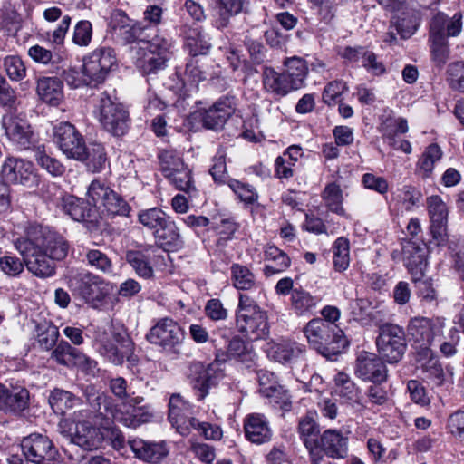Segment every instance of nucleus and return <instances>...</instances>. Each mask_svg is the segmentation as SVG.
I'll return each instance as SVG.
<instances>
[{"mask_svg":"<svg viewBox=\"0 0 464 464\" xmlns=\"http://www.w3.org/2000/svg\"><path fill=\"white\" fill-rule=\"evenodd\" d=\"M14 246L27 269L40 278L54 276L55 261L65 258L69 250L63 236L38 224L29 226L25 237L17 238Z\"/></svg>","mask_w":464,"mask_h":464,"instance_id":"1","label":"nucleus"},{"mask_svg":"<svg viewBox=\"0 0 464 464\" xmlns=\"http://www.w3.org/2000/svg\"><path fill=\"white\" fill-rule=\"evenodd\" d=\"M94 341L99 353L115 365H121L124 360L131 364L137 361L134 356V343L123 326L108 324L99 327Z\"/></svg>","mask_w":464,"mask_h":464,"instance_id":"2","label":"nucleus"},{"mask_svg":"<svg viewBox=\"0 0 464 464\" xmlns=\"http://www.w3.org/2000/svg\"><path fill=\"white\" fill-rule=\"evenodd\" d=\"M462 15L455 14L449 18L442 13L436 14L430 24L429 43L431 59L441 69L450 58V46L447 37L457 36L462 28Z\"/></svg>","mask_w":464,"mask_h":464,"instance_id":"3","label":"nucleus"},{"mask_svg":"<svg viewBox=\"0 0 464 464\" xmlns=\"http://www.w3.org/2000/svg\"><path fill=\"white\" fill-rule=\"evenodd\" d=\"M303 333L309 345L325 357L340 353L348 345L343 330L322 318L310 320Z\"/></svg>","mask_w":464,"mask_h":464,"instance_id":"4","label":"nucleus"},{"mask_svg":"<svg viewBox=\"0 0 464 464\" xmlns=\"http://www.w3.org/2000/svg\"><path fill=\"white\" fill-rule=\"evenodd\" d=\"M146 37L147 34L132 47L134 63L142 73H156L165 66L170 44L161 36L157 35L151 40H147Z\"/></svg>","mask_w":464,"mask_h":464,"instance_id":"5","label":"nucleus"},{"mask_svg":"<svg viewBox=\"0 0 464 464\" xmlns=\"http://www.w3.org/2000/svg\"><path fill=\"white\" fill-rule=\"evenodd\" d=\"M87 198L95 214L102 217L128 216L130 207L125 199L101 180H93L88 187Z\"/></svg>","mask_w":464,"mask_h":464,"instance_id":"6","label":"nucleus"},{"mask_svg":"<svg viewBox=\"0 0 464 464\" xmlns=\"http://www.w3.org/2000/svg\"><path fill=\"white\" fill-rule=\"evenodd\" d=\"M379 355L390 364L398 363L407 350L406 334L402 327L393 324H384L379 328L376 339Z\"/></svg>","mask_w":464,"mask_h":464,"instance_id":"7","label":"nucleus"},{"mask_svg":"<svg viewBox=\"0 0 464 464\" xmlns=\"http://www.w3.org/2000/svg\"><path fill=\"white\" fill-rule=\"evenodd\" d=\"M185 338L184 330L169 317L160 319L146 335V339L150 343L174 354H180V348Z\"/></svg>","mask_w":464,"mask_h":464,"instance_id":"8","label":"nucleus"},{"mask_svg":"<svg viewBox=\"0 0 464 464\" xmlns=\"http://www.w3.org/2000/svg\"><path fill=\"white\" fill-rule=\"evenodd\" d=\"M97 411L105 418H111L113 420L123 424L128 428H137L141 424L150 421L153 418V411L150 405H143L140 408L126 410L122 411L114 407L112 400L101 395L97 399Z\"/></svg>","mask_w":464,"mask_h":464,"instance_id":"9","label":"nucleus"},{"mask_svg":"<svg viewBox=\"0 0 464 464\" xmlns=\"http://www.w3.org/2000/svg\"><path fill=\"white\" fill-rule=\"evenodd\" d=\"M98 108L100 121L107 131L114 136H122L127 132L130 117L122 104L114 102L107 92H102Z\"/></svg>","mask_w":464,"mask_h":464,"instance_id":"10","label":"nucleus"},{"mask_svg":"<svg viewBox=\"0 0 464 464\" xmlns=\"http://www.w3.org/2000/svg\"><path fill=\"white\" fill-rule=\"evenodd\" d=\"M23 454L34 464H58L60 454L52 440L41 433H32L21 441Z\"/></svg>","mask_w":464,"mask_h":464,"instance_id":"11","label":"nucleus"},{"mask_svg":"<svg viewBox=\"0 0 464 464\" xmlns=\"http://www.w3.org/2000/svg\"><path fill=\"white\" fill-rule=\"evenodd\" d=\"M230 358L228 354V349L227 352L218 350L216 353V360L214 363L208 364L207 367L203 365L193 366L194 375L190 377V382L193 389L197 391L198 400L201 401L206 398L208 394V390L215 386L223 374V370L220 369V365L217 363H224Z\"/></svg>","mask_w":464,"mask_h":464,"instance_id":"12","label":"nucleus"},{"mask_svg":"<svg viewBox=\"0 0 464 464\" xmlns=\"http://www.w3.org/2000/svg\"><path fill=\"white\" fill-rule=\"evenodd\" d=\"M1 173L7 182L28 188L35 187L39 182L34 164L21 158L7 157L2 165Z\"/></svg>","mask_w":464,"mask_h":464,"instance_id":"13","label":"nucleus"},{"mask_svg":"<svg viewBox=\"0 0 464 464\" xmlns=\"http://www.w3.org/2000/svg\"><path fill=\"white\" fill-rule=\"evenodd\" d=\"M53 137L59 149L69 159H81L83 156L85 140L74 125L63 121L53 127Z\"/></svg>","mask_w":464,"mask_h":464,"instance_id":"14","label":"nucleus"},{"mask_svg":"<svg viewBox=\"0 0 464 464\" xmlns=\"http://www.w3.org/2000/svg\"><path fill=\"white\" fill-rule=\"evenodd\" d=\"M427 208L432 239L437 246L444 245L448 241V207L440 197L431 196L427 198Z\"/></svg>","mask_w":464,"mask_h":464,"instance_id":"15","label":"nucleus"},{"mask_svg":"<svg viewBox=\"0 0 464 464\" xmlns=\"http://www.w3.org/2000/svg\"><path fill=\"white\" fill-rule=\"evenodd\" d=\"M103 281L90 272L79 273L70 279V286L74 295L81 297L86 304H94L104 298Z\"/></svg>","mask_w":464,"mask_h":464,"instance_id":"16","label":"nucleus"},{"mask_svg":"<svg viewBox=\"0 0 464 464\" xmlns=\"http://www.w3.org/2000/svg\"><path fill=\"white\" fill-rule=\"evenodd\" d=\"M116 58L113 49L102 47L94 50L83 63L85 73L91 78L92 84L103 82L115 64Z\"/></svg>","mask_w":464,"mask_h":464,"instance_id":"17","label":"nucleus"},{"mask_svg":"<svg viewBox=\"0 0 464 464\" xmlns=\"http://www.w3.org/2000/svg\"><path fill=\"white\" fill-rule=\"evenodd\" d=\"M2 127L7 139L19 150H26L33 143L31 125L19 115L8 113L2 118Z\"/></svg>","mask_w":464,"mask_h":464,"instance_id":"18","label":"nucleus"},{"mask_svg":"<svg viewBox=\"0 0 464 464\" xmlns=\"http://www.w3.org/2000/svg\"><path fill=\"white\" fill-rule=\"evenodd\" d=\"M109 28L113 35L123 42L136 43L146 34L149 28L134 22L121 10H114L110 16Z\"/></svg>","mask_w":464,"mask_h":464,"instance_id":"19","label":"nucleus"},{"mask_svg":"<svg viewBox=\"0 0 464 464\" xmlns=\"http://www.w3.org/2000/svg\"><path fill=\"white\" fill-rule=\"evenodd\" d=\"M235 111L234 97H221L207 109L200 111V119L205 128L221 130Z\"/></svg>","mask_w":464,"mask_h":464,"instance_id":"20","label":"nucleus"},{"mask_svg":"<svg viewBox=\"0 0 464 464\" xmlns=\"http://www.w3.org/2000/svg\"><path fill=\"white\" fill-rule=\"evenodd\" d=\"M381 356L362 352L356 360L355 373L363 381L381 383L387 379V368Z\"/></svg>","mask_w":464,"mask_h":464,"instance_id":"21","label":"nucleus"},{"mask_svg":"<svg viewBox=\"0 0 464 464\" xmlns=\"http://www.w3.org/2000/svg\"><path fill=\"white\" fill-rule=\"evenodd\" d=\"M407 330L416 349L417 361L421 362L423 355L430 352L429 346L434 337L432 324L428 318L415 317L410 321Z\"/></svg>","mask_w":464,"mask_h":464,"instance_id":"22","label":"nucleus"},{"mask_svg":"<svg viewBox=\"0 0 464 464\" xmlns=\"http://www.w3.org/2000/svg\"><path fill=\"white\" fill-rule=\"evenodd\" d=\"M238 332L251 341L266 338L269 334L266 313L263 310L253 314H236Z\"/></svg>","mask_w":464,"mask_h":464,"instance_id":"23","label":"nucleus"},{"mask_svg":"<svg viewBox=\"0 0 464 464\" xmlns=\"http://www.w3.org/2000/svg\"><path fill=\"white\" fill-rule=\"evenodd\" d=\"M259 382V392L271 400L272 402L279 404L283 409L287 410L290 406V400L287 392L276 380V375L268 371L259 370L257 372Z\"/></svg>","mask_w":464,"mask_h":464,"instance_id":"24","label":"nucleus"},{"mask_svg":"<svg viewBox=\"0 0 464 464\" xmlns=\"http://www.w3.org/2000/svg\"><path fill=\"white\" fill-rule=\"evenodd\" d=\"M71 440L85 450H94L102 447L104 435L100 428L84 420L76 423L75 430L71 434Z\"/></svg>","mask_w":464,"mask_h":464,"instance_id":"25","label":"nucleus"},{"mask_svg":"<svg viewBox=\"0 0 464 464\" xmlns=\"http://www.w3.org/2000/svg\"><path fill=\"white\" fill-rule=\"evenodd\" d=\"M305 353V346L293 341L268 343L266 353L269 358L283 364H292L297 362Z\"/></svg>","mask_w":464,"mask_h":464,"instance_id":"26","label":"nucleus"},{"mask_svg":"<svg viewBox=\"0 0 464 464\" xmlns=\"http://www.w3.org/2000/svg\"><path fill=\"white\" fill-rule=\"evenodd\" d=\"M190 411L191 404L180 394L173 393L169 397L168 419L181 435H187L189 432L188 419L190 417L188 414Z\"/></svg>","mask_w":464,"mask_h":464,"instance_id":"27","label":"nucleus"},{"mask_svg":"<svg viewBox=\"0 0 464 464\" xmlns=\"http://www.w3.org/2000/svg\"><path fill=\"white\" fill-rule=\"evenodd\" d=\"M129 445L137 459L149 463H158L169 454L163 441L151 442L137 438L129 440Z\"/></svg>","mask_w":464,"mask_h":464,"instance_id":"28","label":"nucleus"},{"mask_svg":"<svg viewBox=\"0 0 464 464\" xmlns=\"http://www.w3.org/2000/svg\"><path fill=\"white\" fill-rule=\"evenodd\" d=\"M51 359L66 367L92 365V361L82 351L72 347L68 342L61 341L52 350Z\"/></svg>","mask_w":464,"mask_h":464,"instance_id":"29","label":"nucleus"},{"mask_svg":"<svg viewBox=\"0 0 464 464\" xmlns=\"http://www.w3.org/2000/svg\"><path fill=\"white\" fill-rule=\"evenodd\" d=\"M403 261L412 280L424 277V270L427 266V250L424 246L408 242L403 247Z\"/></svg>","mask_w":464,"mask_h":464,"instance_id":"30","label":"nucleus"},{"mask_svg":"<svg viewBox=\"0 0 464 464\" xmlns=\"http://www.w3.org/2000/svg\"><path fill=\"white\" fill-rule=\"evenodd\" d=\"M262 83L265 91L274 97L282 98L296 91L284 72H276L272 67H265L262 72Z\"/></svg>","mask_w":464,"mask_h":464,"instance_id":"31","label":"nucleus"},{"mask_svg":"<svg viewBox=\"0 0 464 464\" xmlns=\"http://www.w3.org/2000/svg\"><path fill=\"white\" fill-rule=\"evenodd\" d=\"M244 430L246 439L256 444L268 442L272 437L267 419L261 413L246 415L244 420Z\"/></svg>","mask_w":464,"mask_h":464,"instance_id":"32","label":"nucleus"},{"mask_svg":"<svg viewBox=\"0 0 464 464\" xmlns=\"http://www.w3.org/2000/svg\"><path fill=\"white\" fill-rule=\"evenodd\" d=\"M321 450L333 459H344L348 455V438L342 431L329 429L320 437Z\"/></svg>","mask_w":464,"mask_h":464,"instance_id":"33","label":"nucleus"},{"mask_svg":"<svg viewBox=\"0 0 464 464\" xmlns=\"http://www.w3.org/2000/svg\"><path fill=\"white\" fill-rule=\"evenodd\" d=\"M264 261L263 273L267 277L285 272L291 265L290 257L275 245L264 247Z\"/></svg>","mask_w":464,"mask_h":464,"instance_id":"34","label":"nucleus"},{"mask_svg":"<svg viewBox=\"0 0 464 464\" xmlns=\"http://www.w3.org/2000/svg\"><path fill=\"white\" fill-rule=\"evenodd\" d=\"M90 201L82 198L67 195L63 198V209L73 220L79 222L90 221L96 219L95 210L90 207Z\"/></svg>","mask_w":464,"mask_h":464,"instance_id":"35","label":"nucleus"},{"mask_svg":"<svg viewBox=\"0 0 464 464\" xmlns=\"http://www.w3.org/2000/svg\"><path fill=\"white\" fill-rule=\"evenodd\" d=\"M39 98L52 106H58L63 99V82L56 77H42L37 81Z\"/></svg>","mask_w":464,"mask_h":464,"instance_id":"36","label":"nucleus"},{"mask_svg":"<svg viewBox=\"0 0 464 464\" xmlns=\"http://www.w3.org/2000/svg\"><path fill=\"white\" fill-rule=\"evenodd\" d=\"M153 236L155 240L164 248L177 249L183 245L179 229L170 216L155 230Z\"/></svg>","mask_w":464,"mask_h":464,"instance_id":"37","label":"nucleus"},{"mask_svg":"<svg viewBox=\"0 0 464 464\" xmlns=\"http://www.w3.org/2000/svg\"><path fill=\"white\" fill-rule=\"evenodd\" d=\"M303 156V150L300 146H290L282 156L275 160V173L279 179H289L293 177L295 163Z\"/></svg>","mask_w":464,"mask_h":464,"instance_id":"38","label":"nucleus"},{"mask_svg":"<svg viewBox=\"0 0 464 464\" xmlns=\"http://www.w3.org/2000/svg\"><path fill=\"white\" fill-rule=\"evenodd\" d=\"M283 64L285 68L284 73L288 81H291L296 90L302 88L308 74V66L305 60L298 56H293L285 58Z\"/></svg>","mask_w":464,"mask_h":464,"instance_id":"39","label":"nucleus"},{"mask_svg":"<svg viewBox=\"0 0 464 464\" xmlns=\"http://www.w3.org/2000/svg\"><path fill=\"white\" fill-rule=\"evenodd\" d=\"M125 258L138 276L144 279H150L153 277L154 270L150 262L149 249L129 250L126 252Z\"/></svg>","mask_w":464,"mask_h":464,"instance_id":"40","label":"nucleus"},{"mask_svg":"<svg viewBox=\"0 0 464 464\" xmlns=\"http://www.w3.org/2000/svg\"><path fill=\"white\" fill-rule=\"evenodd\" d=\"M48 401L54 413L63 415L80 405L82 400L71 392L55 388L50 392Z\"/></svg>","mask_w":464,"mask_h":464,"instance_id":"41","label":"nucleus"},{"mask_svg":"<svg viewBox=\"0 0 464 464\" xmlns=\"http://www.w3.org/2000/svg\"><path fill=\"white\" fill-rule=\"evenodd\" d=\"M319 432V425L314 420L313 413L308 412L300 419L298 433L304 441V446L312 454L314 453V450L317 449Z\"/></svg>","mask_w":464,"mask_h":464,"instance_id":"42","label":"nucleus"},{"mask_svg":"<svg viewBox=\"0 0 464 464\" xmlns=\"http://www.w3.org/2000/svg\"><path fill=\"white\" fill-rule=\"evenodd\" d=\"M76 160L85 163L88 170L92 173L101 172L107 162V154L103 145L100 143H91L84 147L83 156Z\"/></svg>","mask_w":464,"mask_h":464,"instance_id":"43","label":"nucleus"},{"mask_svg":"<svg viewBox=\"0 0 464 464\" xmlns=\"http://www.w3.org/2000/svg\"><path fill=\"white\" fill-rule=\"evenodd\" d=\"M228 354L231 359L241 362L246 368L255 366L256 354L253 346L238 337L233 338L228 343Z\"/></svg>","mask_w":464,"mask_h":464,"instance_id":"44","label":"nucleus"},{"mask_svg":"<svg viewBox=\"0 0 464 464\" xmlns=\"http://www.w3.org/2000/svg\"><path fill=\"white\" fill-rule=\"evenodd\" d=\"M157 158L159 160L160 170L164 178L169 176L185 164L181 154L172 148L160 149Z\"/></svg>","mask_w":464,"mask_h":464,"instance_id":"45","label":"nucleus"},{"mask_svg":"<svg viewBox=\"0 0 464 464\" xmlns=\"http://www.w3.org/2000/svg\"><path fill=\"white\" fill-rule=\"evenodd\" d=\"M420 364L425 377L430 380L435 385L441 386L446 382V374L441 364L436 357L432 356L431 352L428 355H423V360L418 362Z\"/></svg>","mask_w":464,"mask_h":464,"instance_id":"46","label":"nucleus"},{"mask_svg":"<svg viewBox=\"0 0 464 464\" xmlns=\"http://www.w3.org/2000/svg\"><path fill=\"white\" fill-rule=\"evenodd\" d=\"M318 304V299L303 289H293L291 305L299 315L312 314Z\"/></svg>","mask_w":464,"mask_h":464,"instance_id":"47","label":"nucleus"},{"mask_svg":"<svg viewBox=\"0 0 464 464\" xmlns=\"http://www.w3.org/2000/svg\"><path fill=\"white\" fill-rule=\"evenodd\" d=\"M29 398V392L25 388L8 390V396L3 411L14 415L21 414L28 408Z\"/></svg>","mask_w":464,"mask_h":464,"instance_id":"48","label":"nucleus"},{"mask_svg":"<svg viewBox=\"0 0 464 464\" xmlns=\"http://www.w3.org/2000/svg\"><path fill=\"white\" fill-rule=\"evenodd\" d=\"M169 215L160 208L153 207L138 212V222L152 234L167 219Z\"/></svg>","mask_w":464,"mask_h":464,"instance_id":"49","label":"nucleus"},{"mask_svg":"<svg viewBox=\"0 0 464 464\" xmlns=\"http://www.w3.org/2000/svg\"><path fill=\"white\" fill-rule=\"evenodd\" d=\"M230 272L232 285L237 289L250 290L255 287L256 276L246 266L232 264Z\"/></svg>","mask_w":464,"mask_h":464,"instance_id":"50","label":"nucleus"},{"mask_svg":"<svg viewBox=\"0 0 464 464\" xmlns=\"http://www.w3.org/2000/svg\"><path fill=\"white\" fill-rule=\"evenodd\" d=\"M334 381V391L338 396L346 401L357 400L359 389L347 373L343 372H337Z\"/></svg>","mask_w":464,"mask_h":464,"instance_id":"51","label":"nucleus"},{"mask_svg":"<svg viewBox=\"0 0 464 464\" xmlns=\"http://www.w3.org/2000/svg\"><path fill=\"white\" fill-rule=\"evenodd\" d=\"M334 268L336 272H344L350 266V243L343 237H338L333 246Z\"/></svg>","mask_w":464,"mask_h":464,"instance_id":"52","label":"nucleus"},{"mask_svg":"<svg viewBox=\"0 0 464 464\" xmlns=\"http://www.w3.org/2000/svg\"><path fill=\"white\" fill-rule=\"evenodd\" d=\"M322 197L329 210L340 216L345 215L344 208H343V192L338 184L332 182L326 185Z\"/></svg>","mask_w":464,"mask_h":464,"instance_id":"53","label":"nucleus"},{"mask_svg":"<svg viewBox=\"0 0 464 464\" xmlns=\"http://www.w3.org/2000/svg\"><path fill=\"white\" fill-rule=\"evenodd\" d=\"M60 336L58 328L50 323L40 324L37 326V343L42 350H53Z\"/></svg>","mask_w":464,"mask_h":464,"instance_id":"54","label":"nucleus"},{"mask_svg":"<svg viewBox=\"0 0 464 464\" xmlns=\"http://www.w3.org/2000/svg\"><path fill=\"white\" fill-rule=\"evenodd\" d=\"M166 179L179 190L187 193L196 190L192 172L186 164L177 169L172 174L167 176Z\"/></svg>","mask_w":464,"mask_h":464,"instance_id":"55","label":"nucleus"},{"mask_svg":"<svg viewBox=\"0 0 464 464\" xmlns=\"http://www.w3.org/2000/svg\"><path fill=\"white\" fill-rule=\"evenodd\" d=\"M34 158L37 163L53 176H62L65 171L64 166L58 160L47 154L44 145L34 149Z\"/></svg>","mask_w":464,"mask_h":464,"instance_id":"56","label":"nucleus"},{"mask_svg":"<svg viewBox=\"0 0 464 464\" xmlns=\"http://www.w3.org/2000/svg\"><path fill=\"white\" fill-rule=\"evenodd\" d=\"M85 258L88 266L96 271L103 274H111L113 271L111 259L107 254L99 249H89L86 252Z\"/></svg>","mask_w":464,"mask_h":464,"instance_id":"57","label":"nucleus"},{"mask_svg":"<svg viewBox=\"0 0 464 464\" xmlns=\"http://www.w3.org/2000/svg\"><path fill=\"white\" fill-rule=\"evenodd\" d=\"M408 129V122L404 118H387L380 126V131L389 143L394 141L398 133H406Z\"/></svg>","mask_w":464,"mask_h":464,"instance_id":"58","label":"nucleus"},{"mask_svg":"<svg viewBox=\"0 0 464 464\" xmlns=\"http://www.w3.org/2000/svg\"><path fill=\"white\" fill-rule=\"evenodd\" d=\"M227 185L245 204L251 205L257 201L258 193L250 184L241 182L235 179H229Z\"/></svg>","mask_w":464,"mask_h":464,"instance_id":"59","label":"nucleus"},{"mask_svg":"<svg viewBox=\"0 0 464 464\" xmlns=\"http://www.w3.org/2000/svg\"><path fill=\"white\" fill-rule=\"evenodd\" d=\"M446 75V80L451 89L464 92V61L450 63Z\"/></svg>","mask_w":464,"mask_h":464,"instance_id":"60","label":"nucleus"},{"mask_svg":"<svg viewBox=\"0 0 464 464\" xmlns=\"http://www.w3.org/2000/svg\"><path fill=\"white\" fill-rule=\"evenodd\" d=\"M186 46L194 58L206 54L210 48V44L198 29L190 30L186 37Z\"/></svg>","mask_w":464,"mask_h":464,"instance_id":"61","label":"nucleus"},{"mask_svg":"<svg viewBox=\"0 0 464 464\" xmlns=\"http://www.w3.org/2000/svg\"><path fill=\"white\" fill-rule=\"evenodd\" d=\"M4 68L12 81H21L26 75L25 65L18 55H7L4 58Z\"/></svg>","mask_w":464,"mask_h":464,"instance_id":"62","label":"nucleus"},{"mask_svg":"<svg viewBox=\"0 0 464 464\" xmlns=\"http://www.w3.org/2000/svg\"><path fill=\"white\" fill-rule=\"evenodd\" d=\"M441 154V150L437 144L429 145L419 160L418 167L427 176L432 171L434 164L440 160Z\"/></svg>","mask_w":464,"mask_h":464,"instance_id":"63","label":"nucleus"},{"mask_svg":"<svg viewBox=\"0 0 464 464\" xmlns=\"http://www.w3.org/2000/svg\"><path fill=\"white\" fill-rule=\"evenodd\" d=\"M190 428L198 430L206 440H219L223 436L222 429L217 424L201 422L196 418H189Z\"/></svg>","mask_w":464,"mask_h":464,"instance_id":"64","label":"nucleus"}]
</instances>
